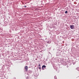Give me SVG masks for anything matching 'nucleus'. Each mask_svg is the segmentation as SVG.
Listing matches in <instances>:
<instances>
[{
    "instance_id": "obj_1",
    "label": "nucleus",
    "mask_w": 79,
    "mask_h": 79,
    "mask_svg": "<svg viewBox=\"0 0 79 79\" xmlns=\"http://www.w3.org/2000/svg\"><path fill=\"white\" fill-rule=\"evenodd\" d=\"M25 71H26V72L27 71V70L28 69V67H27V66H26L25 67Z\"/></svg>"
},
{
    "instance_id": "obj_2",
    "label": "nucleus",
    "mask_w": 79,
    "mask_h": 79,
    "mask_svg": "<svg viewBox=\"0 0 79 79\" xmlns=\"http://www.w3.org/2000/svg\"><path fill=\"white\" fill-rule=\"evenodd\" d=\"M70 27L71 29H74V26L73 25H70Z\"/></svg>"
},
{
    "instance_id": "obj_3",
    "label": "nucleus",
    "mask_w": 79,
    "mask_h": 79,
    "mask_svg": "<svg viewBox=\"0 0 79 79\" xmlns=\"http://www.w3.org/2000/svg\"><path fill=\"white\" fill-rule=\"evenodd\" d=\"M43 68H46V66L45 65H43L42 66V69H43Z\"/></svg>"
},
{
    "instance_id": "obj_4",
    "label": "nucleus",
    "mask_w": 79,
    "mask_h": 79,
    "mask_svg": "<svg viewBox=\"0 0 79 79\" xmlns=\"http://www.w3.org/2000/svg\"><path fill=\"white\" fill-rule=\"evenodd\" d=\"M65 13H68V11H66L65 12Z\"/></svg>"
},
{
    "instance_id": "obj_5",
    "label": "nucleus",
    "mask_w": 79,
    "mask_h": 79,
    "mask_svg": "<svg viewBox=\"0 0 79 79\" xmlns=\"http://www.w3.org/2000/svg\"><path fill=\"white\" fill-rule=\"evenodd\" d=\"M39 69H41V67H40L39 68Z\"/></svg>"
},
{
    "instance_id": "obj_6",
    "label": "nucleus",
    "mask_w": 79,
    "mask_h": 79,
    "mask_svg": "<svg viewBox=\"0 0 79 79\" xmlns=\"http://www.w3.org/2000/svg\"><path fill=\"white\" fill-rule=\"evenodd\" d=\"M39 66L40 67V64H39Z\"/></svg>"
},
{
    "instance_id": "obj_7",
    "label": "nucleus",
    "mask_w": 79,
    "mask_h": 79,
    "mask_svg": "<svg viewBox=\"0 0 79 79\" xmlns=\"http://www.w3.org/2000/svg\"><path fill=\"white\" fill-rule=\"evenodd\" d=\"M13 79H16L15 78H13Z\"/></svg>"
},
{
    "instance_id": "obj_8",
    "label": "nucleus",
    "mask_w": 79,
    "mask_h": 79,
    "mask_svg": "<svg viewBox=\"0 0 79 79\" xmlns=\"http://www.w3.org/2000/svg\"><path fill=\"white\" fill-rule=\"evenodd\" d=\"M24 7H25V8H26V6H24Z\"/></svg>"
}]
</instances>
